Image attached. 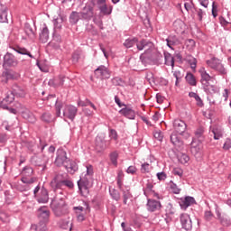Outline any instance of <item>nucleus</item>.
Returning a JSON list of instances; mask_svg holds the SVG:
<instances>
[{
  "mask_svg": "<svg viewBox=\"0 0 231 231\" xmlns=\"http://www.w3.org/2000/svg\"><path fill=\"white\" fill-rule=\"evenodd\" d=\"M93 166H87V174L82 175L80 180L78 181V187L81 195L85 198L89 194V189L93 187L92 178H93Z\"/></svg>",
  "mask_w": 231,
  "mask_h": 231,
  "instance_id": "nucleus-1",
  "label": "nucleus"
},
{
  "mask_svg": "<svg viewBox=\"0 0 231 231\" xmlns=\"http://www.w3.org/2000/svg\"><path fill=\"white\" fill-rule=\"evenodd\" d=\"M38 217L42 221L38 225H32L31 231H46V221L50 219V210L46 208H41L38 210Z\"/></svg>",
  "mask_w": 231,
  "mask_h": 231,
  "instance_id": "nucleus-2",
  "label": "nucleus"
},
{
  "mask_svg": "<svg viewBox=\"0 0 231 231\" xmlns=\"http://www.w3.org/2000/svg\"><path fill=\"white\" fill-rule=\"evenodd\" d=\"M63 185L68 187V189H73V187H75L73 181L66 180L62 174H57L51 181V187L53 189V190L61 189Z\"/></svg>",
  "mask_w": 231,
  "mask_h": 231,
  "instance_id": "nucleus-3",
  "label": "nucleus"
},
{
  "mask_svg": "<svg viewBox=\"0 0 231 231\" xmlns=\"http://www.w3.org/2000/svg\"><path fill=\"white\" fill-rule=\"evenodd\" d=\"M51 207L54 212L56 217H62L65 214H68V208H66V201L62 199H54Z\"/></svg>",
  "mask_w": 231,
  "mask_h": 231,
  "instance_id": "nucleus-4",
  "label": "nucleus"
},
{
  "mask_svg": "<svg viewBox=\"0 0 231 231\" xmlns=\"http://www.w3.org/2000/svg\"><path fill=\"white\" fill-rule=\"evenodd\" d=\"M206 63L209 68H211V69H214L215 71H218V73L225 75V66H223L221 60L217 58H211L210 60H208Z\"/></svg>",
  "mask_w": 231,
  "mask_h": 231,
  "instance_id": "nucleus-5",
  "label": "nucleus"
},
{
  "mask_svg": "<svg viewBox=\"0 0 231 231\" xmlns=\"http://www.w3.org/2000/svg\"><path fill=\"white\" fill-rule=\"evenodd\" d=\"M95 0L88 1L84 6L80 15L82 19H91L94 15Z\"/></svg>",
  "mask_w": 231,
  "mask_h": 231,
  "instance_id": "nucleus-6",
  "label": "nucleus"
},
{
  "mask_svg": "<svg viewBox=\"0 0 231 231\" xmlns=\"http://www.w3.org/2000/svg\"><path fill=\"white\" fill-rule=\"evenodd\" d=\"M68 155L66 153V151L63 149H59L56 152V159L54 162V164L56 167H64L66 163H68Z\"/></svg>",
  "mask_w": 231,
  "mask_h": 231,
  "instance_id": "nucleus-7",
  "label": "nucleus"
},
{
  "mask_svg": "<svg viewBox=\"0 0 231 231\" xmlns=\"http://www.w3.org/2000/svg\"><path fill=\"white\" fill-rule=\"evenodd\" d=\"M199 73L201 78L200 82L201 84H203V86H206V88H208V86H210V82H212L213 80H216V78L214 76H210V74L207 72V69H205V67H201L199 69Z\"/></svg>",
  "mask_w": 231,
  "mask_h": 231,
  "instance_id": "nucleus-8",
  "label": "nucleus"
},
{
  "mask_svg": "<svg viewBox=\"0 0 231 231\" xmlns=\"http://www.w3.org/2000/svg\"><path fill=\"white\" fill-rule=\"evenodd\" d=\"M33 174V169L31 167H25L22 171V181L23 183H26L27 185H30L33 183L34 180L32 178Z\"/></svg>",
  "mask_w": 231,
  "mask_h": 231,
  "instance_id": "nucleus-9",
  "label": "nucleus"
},
{
  "mask_svg": "<svg viewBox=\"0 0 231 231\" xmlns=\"http://www.w3.org/2000/svg\"><path fill=\"white\" fill-rule=\"evenodd\" d=\"M180 221L184 230H192V219L190 218V215L187 213L180 214Z\"/></svg>",
  "mask_w": 231,
  "mask_h": 231,
  "instance_id": "nucleus-10",
  "label": "nucleus"
},
{
  "mask_svg": "<svg viewBox=\"0 0 231 231\" xmlns=\"http://www.w3.org/2000/svg\"><path fill=\"white\" fill-rule=\"evenodd\" d=\"M77 112L78 109L75 106L71 105L65 106L63 109V116L64 118L73 121L75 120V116H77Z\"/></svg>",
  "mask_w": 231,
  "mask_h": 231,
  "instance_id": "nucleus-11",
  "label": "nucleus"
},
{
  "mask_svg": "<svg viewBox=\"0 0 231 231\" xmlns=\"http://www.w3.org/2000/svg\"><path fill=\"white\" fill-rule=\"evenodd\" d=\"M95 75L97 79H110L111 78V71L107 67L101 65L95 70Z\"/></svg>",
  "mask_w": 231,
  "mask_h": 231,
  "instance_id": "nucleus-12",
  "label": "nucleus"
},
{
  "mask_svg": "<svg viewBox=\"0 0 231 231\" xmlns=\"http://www.w3.org/2000/svg\"><path fill=\"white\" fill-rule=\"evenodd\" d=\"M152 189H154L152 182L147 181L143 189L144 195L147 198H158V193L154 192Z\"/></svg>",
  "mask_w": 231,
  "mask_h": 231,
  "instance_id": "nucleus-13",
  "label": "nucleus"
},
{
  "mask_svg": "<svg viewBox=\"0 0 231 231\" xmlns=\"http://www.w3.org/2000/svg\"><path fill=\"white\" fill-rule=\"evenodd\" d=\"M119 115L125 116V118H129V120H134L136 116V113L131 107H128L126 105L121 110H119Z\"/></svg>",
  "mask_w": 231,
  "mask_h": 231,
  "instance_id": "nucleus-14",
  "label": "nucleus"
},
{
  "mask_svg": "<svg viewBox=\"0 0 231 231\" xmlns=\"http://www.w3.org/2000/svg\"><path fill=\"white\" fill-rule=\"evenodd\" d=\"M173 128L177 134H180V133H183L184 131H187V124L185 122L176 119L173 122Z\"/></svg>",
  "mask_w": 231,
  "mask_h": 231,
  "instance_id": "nucleus-15",
  "label": "nucleus"
},
{
  "mask_svg": "<svg viewBox=\"0 0 231 231\" xmlns=\"http://www.w3.org/2000/svg\"><path fill=\"white\" fill-rule=\"evenodd\" d=\"M4 64L5 66L15 67V66H17V64H19V62L17 61V60L15 59V57L12 53H6L4 56Z\"/></svg>",
  "mask_w": 231,
  "mask_h": 231,
  "instance_id": "nucleus-16",
  "label": "nucleus"
},
{
  "mask_svg": "<svg viewBox=\"0 0 231 231\" xmlns=\"http://www.w3.org/2000/svg\"><path fill=\"white\" fill-rule=\"evenodd\" d=\"M66 171L69 172V174H75L79 171V165L75 161L68 160L67 163L64 165Z\"/></svg>",
  "mask_w": 231,
  "mask_h": 231,
  "instance_id": "nucleus-17",
  "label": "nucleus"
},
{
  "mask_svg": "<svg viewBox=\"0 0 231 231\" xmlns=\"http://www.w3.org/2000/svg\"><path fill=\"white\" fill-rule=\"evenodd\" d=\"M147 207L150 212H156V210H160V208H162V203L158 200L148 199Z\"/></svg>",
  "mask_w": 231,
  "mask_h": 231,
  "instance_id": "nucleus-18",
  "label": "nucleus"
},
{
  "mask_svg": "<svg viewBox=\"0 0 231 231\" xmlns=\"http://www.w3.org/2000/svg\"><path fill=\"white\" fill-rule=\"evenodd\" d=\"M121 192L123 193V203L125 205H127V199H131V198H133V195H131V189H129V187L127 186H121V188H119Z\"/></svg>",
  "mask_w": 231,
  "mask_h": 231,
  "instance_id": "nucleus-19",
  "label": "nucleus"
},
{
  "mask_svg": "<svg viewBox=\"0 0 231 231\" xmlns=\"http://www.w3.org/2000/svg\"><path fill=\"white\" fill-rule=\"evenodd\" d=\"M41 33H40V40L42 42H48V39L50 37V32L48 31V26L46 23H42L41 26Z\"/></svg>",
  "mask_w": 231,
  "mask_h": 231,
  "instance_id": "nucleus-20",
  "label": "nucleus"
},
{
  "mask_svg": "<svg viewBox=\"0 0 231 231\" xmlns=\"http://www.w3.org/2000/svg\"><path fill=\"white\" fill-rule=\"evenodd\" d=\"M194 203H196V199H194V198L186 197L185 199H180V205L181 208H184V210H186L187 208H189V207H190V205H194Z\"/></svg>",
  "mask_w": 231,
  "mask_h": 231,
  "instance_id": "nucleus-21",
  "label": "nucleus"
},
{
  "mask_svg": "<svg viewBox=\"0 0 231 231\" xmlns=\"http://www.w3.org/2000/svg\"><path fill=\"white\" fill-rule=\"evenodd\" d=\"M0 23H8V8L0 5Z\"/></svg>",
  "mask_w": 231,
  "mask_h": 231,
  "instance_id": "nucleus-22",
  "label": "nucleus"
},
{
  "mask_svg": "<svg viewBox=\"0 0 231 231\" xmlns=\"http://www.w3.org/2000/svg\"><path fill=\"white\" fill-rule=\"evenodd\" d=\"M190 151L192 154L196 156V154H198L201 151V142L193 139V141L191 142Z\"/></svg>",
  "mask_w": 231,
  "mask_h": 231,
  "instance_id": "nucleus-23",
  "label": "nucleus"
},
{
  "mask_svg": "<svg viewBox=\"0 0 231 231\" xmlns=\"http://www.w3.org/2000/svg\"><path fill=\"white\" fill-rule=\"evenodd\" d=\"M135 44L139 51H142V50H145L146 48H152V42H147L145 40H142L140 42L137 40Z\"/></svg>",
  "mask_w": 231,
  "mask_h": 231,
  "instance_id": "nucleus-24",
  "label": "nucleus"
},
{
  "mask_svg": "<svg viewBox=\"0 0 231 231\" xmlns=\"http://www.w3.org/2000/svg\"><path fill=\"white\" fill-rule=\"evenodd\" d=\"M185 80L187 84H189V86H193V87L198 86V79H196V76H194V74L190 72L187 73L185 77Z\"/></svg>",
  "mask_w": 231,
  "mask_h": 231,
  "instance_id": "nucleus-25",
  "label": "nucleus"
},
{
  "mask_svg": "<svg viewBox=\"0 0 231 231\" xmlns=\"http://www.w3.org/2000/svg\"><path fill=\"white\" fill-rule=\"evenodd\" d=\"M14 102V96H6L5 98L0 101V107L2 109H8V106Z\"/></svg>",
  "mask_w": 231,
  "mask_h": 231,
  "instance_id": "nucleus-26",
  "label": "nucleus"
},
{
  "mask_svg": "<svg viewBox=\"0 0 231 231\" xmlns=\"http://www.w3.org/2000/svg\"><path fill=\"white\" fill-rule=\"evenodd\" d=\"M96 149L97 152H102L106 150V142L102 140V137L96 138Z\"/></svg>",
  "mask_w": 231,
  "mask_h": 231,
  "instance_id": "nucleus-27",
  "label": "nucleus"
},
{
  "mask_svg": "<svg viewBox=\"0 0 231 231\" xmlns=\"http://www.w3.org/2000/svg\"><path fill=\"white\" fill-rule=\"evenodd\" d=\"M217 219L223 226H230V219L226 216L222 215L219 211L217 212Z\"/></svg>",
  "mask_w": 231,
  "mask_h": 231,
  "instance_id": "nucleus-28",
  "label": "nucleus"
},
{
  "mask_svg": "<svg viewBox=\"0 0 231 231\" xmlns=\"http://www.w3.org/2000/svg\"><path fill=\"white\" fill-rule=\"evenodd\" d=\"M189 98H194L198 107H203V106H204L203 99H201L199 95H198L196 92H189Z\"/></svg>",
  "mask_w": 231,
  "mask_h": 231,
  "instance_id": "nucleus-29",
  "label": "nucleus"
},
{
  "mask_svg": "<svg viewBox=\"0 0 231 231\" xmlns=\"http://www.w3.org/2000/svg\"><path fill=\"white\" fill-rule=\"evenodd\" d=\"M211 133H213L215 140H219V138H223V128H221V126H214L211 130Z\"/></svg>",
  "mask_w": 231,
  "mask_h": 231,
  "instance_id": "nucleus-30",
  "label": "nucleus"
},
{
  "mask_svg": "<svg viewBox=\"0 0 231 231\" xmlns=\"http://www.w3.org/2000/svg\"><path fill=\"white\" fill-rule=\"evenodd\" d=\"M50 197L48 196V189L42 188L41 190V195L38 198L39 203H48Z\"/></svg>",
  "mask_w": 231,
  "mask_h": 231,
  "instance_id": "nucleus-31",
  "label": "nucleus"
},
{
  "mask_svg": "<svg viewBox=\"0 0 231 231\" xmlns=\"http://www.w3.org/2000/svg\"><path fill=\"white\" fill-rule=\"evenodd\" d=\"M80 17H82L80 13L73 11L69 15V23L71 24H77L78 21H80Z\"/></svg>",
  "mask_w": 231,
  "mask_h": 231,
  "instance_id": "nucleus-32",
  "label": "nucleus"
},
{
  "mask_svg": "<svg viewBox=\"0 0 231 231\" xmlns=\"http://www.w3.org/2000/svg\"><path fill=\"white\" fill-rule=\"evenodd\" d=\"M171 142L177 147H181V145H183V141L178 137V134H172L171 135Z\"/></svg>",
  "mask_w": 231,
  "mask_h": 231,
  "instance_id": "nucleus-33",
  "label": "nucleus"
},
{
  "mask_svg": "<svg viewBox=\"0 0 231 231\" xmlns=\"http://www.w3.org/2000/svg\"><path fill=\"white\" fill-rule=\"evenodd\" d=\"M166 42L169 48H172V46L180 44V40H178L176 36H169L168 39H166Z\"/></svg>",
  "mask_w": 231,
  "mask_h": 231,
  "instance_id": "nucleus-34",
  "label": "nucleus"
},
{
  "mask_svg": "<svg viewBox=\"0 0 231 231\" xmlns=\"http://www.w3.org/2000/svg\"><path fill=\"white\" fill-rule=\"evenodd\" d=\"M164 59L166 66H171V68H174V57H172L171 53H165Z\"/></svg>",
  "mask_w": 231,
  "mask_h": 231,
  "instance_id": "nucleus-35",
  "label": "nucleus"
},
{
  "mask_svg": "<svg viewBox=\"0 0 231 231\" xmlns=\"http://www.w3.org/2000/svg\"><path fill=\"white\" fill-rule=\"evenodd\" d=\"M74 210H76L78 221H84L85 217L84 214H82V212H84V208H82L81 206L76 207L74 208Z\"/></svg>",
  "mask_w": 231,
  "mask_h": 231,
  "instance_id": "nucleus-36",
  "label": "nucleus"
},
{
  "mask_svg": "<svg viewBox=\"0 0 231 231\" xmlns=\"http://www.w3.org/2000/svg\"><path fill=\"white\" fill-rule=\"evenodd\" d=\"M78 106H79L80 107H86V106H89L93 107L95 111H97V106H95V104H93L88 99H86L85 101L79 100L78 102Z\"/></svg>",
  "mask_w": 231,
  "mask_h": 231,
  "instance_id": "nucleus-37",
  "label": "nucleus"
},
{
  "mask_svg": "<svg viewBox=\"0 0 231 231\" xmlns=\"http://www.w3.org/2000/svg\"><path fill=\"white\" fill-rule=\"evenodd\" d=\"M49 84H54L55 88H60V86H64V77H60L54 80H50Z\"/></svg>",
  "mask_w": 231,
  "mask_h": 231,
  "instance_id": "nucleus-38",
  "label": "nucleus"
},
{
  "mask_svg": "<svg viewBox=\"0 0 231 231\" xmlns=\"http://www.w3.org/2000/svg\"><path fill=\"white\" fill-rule=\"evenodd\" d=\"M72 226H73V223L71 222V220H66L60 223V227L63 228V230L70 231Z\"/></svg>",
  "mask_w": 231,
  "mask_h": 231,
  "instance_id": "nucleus-39",
  "label": "nucleus"
},
{
  "mask_svg": "<svg viewBox=\"0 0 231 231\" xmlns=\"http://www.w3.org/2000/svg\"><path fill=\"white\" fill-rule=\"evenodd\" d=\"M22 115H23V118H24L25 120H28V122H31V123L35 122V117L28 110L23 112Z\"/></svg>",
  "mask_w": 231,
  "mask_h": 231,
  "instance_id": "nucleus-40",
  "label": "nucleus"
},
{
  "mask_svg": "<svg viewBox=\"0 0 231 231\" xmlns=\"http://www.w3.org/2000/svg\"><path fill=\"white\" fill-rule=\"evenodd\" d=\"M137 42H138V39L136 38L128 39V40H125V42H124V46H125V48H133L134 44H136Z\"/></svg>",
  "mask_w": 231,
  "mask_h": 231,
  "instance_id": "nucleus-41",
  "label": "nucleus"
},
{
  "mask_svg": "<svg viewBox=\"0 0 231 231\" xmlns=\"http://www.w3.org/2000/svg\"><path fill=\"white\" fill-rule=\"evenodd\" d=\"M173 26L175 28V31H177L178 32H182L183 31V26L184 23L181 20H176L173 23Z\"/></svg>",
  "mask_w": 231,
  "mask_h": 231,
  "instance_id": "nucleus-42",
  "label": "nucleus"
},
{
  "mask_svg": "<svg viewBox=\"0 0 231 231\" xmlns=\"http://www.w3.org/2000/svg\"><path fill=\"white\" fill-rule=\"evenodd\" d=\"M169 186L170 189L171 190V192H173V194H180V192L181 191V189L178 188V185H176V183H174V181L172 180L170 181Z\"/></svg>",
  "mask_w": 231,
  "mask_h": 231,
  "instance_id": "nucleus-43",
  "label": "nucleus"
},
{
  "mask_svg": "<svg viewBox=\"0 0 231 231\" xmlns=\"http://www.w3.org/2000/svg\"><path fill=\"white\" fill-rule=\"evenodd\" d=\"M98 8L100 12L103 14V15H109L111 14V9L107 7L106 4L99 5Z\"/></svg>",
  "mask_w": 231,
  "mask_h": 231,
  "instance_id": "nucleus-44",
  "label": "nucleus"
},
{
  "mask_svg": "<svg viewBox=\"0 0 231 231\" xmlns=\"http://www.w3.org/2000/svg\"><path fill=\"white\" fill-rule=\"evenodd\" d=\"M0 221L3 223H10V216L5 211H0Z\"/></svg>",
  "mask_w": 231,
  "mask_h": 231,
  "instance_id": "nucleus-45",
  "label": "nucleus"
},
{
  "mask_svg": "<svg viewBox=\"0 0 231 231\" xmlns=\"http://www.w3.org/2000/svg\"><path fill=\"white\" fill-rule=\"evenodd\" d=\"M42 120L43 122L50 123L53 121V116H51V114H50V112H45L42 116Z\"/></svg>",
  "mask_w": 231,
  "mask_h": 231,
  "instance_id": "nucleus-46",
  "label": "nucleus"
},
{
  "mask_svg": "<svg viewBox=\"0 0 231 231\" xmlns=\"http://www.w3.org/2000/svg\"><path fill=\"white\" fill-rule=\"evenodd\" d=\"M122 181H124V171H119L117 173V186L118 189H122Z\"/></svg>",
  "mask_w": 231,
  "mask_h": 231,
  "instance_id": "nucleus-47",
  "label": "nucleus"
},
{
  "mask_svg": "<svg viewBox=\"0 0 231 231\" xmlns=\"http://www.w3.org/2000/svg\"><path fill=\"white\" fill-rule=\"evenodd\" d=\"M110 160L113 165L116 167V165H118V153L116 152L110 153Z\"/></svg>",
  "mask_w": 231,
  "mask_h": 231,
  "instance_id": "nucleus-48",
  "label": "nucleus"
},
{
  "mask_svg": "<svg viewBox=\"0 0 231 231\" xmlns=\"http://www.w3.org/2000/svg\"><path fill=\"white\" fill-rule=\"evenodd\" d=\"M15 51H17V53H20L21 55H28L29 57H31V59L32 57V54L26 49H24V48L17 47L15 49Z\"/></svg>",
  "mask_w": 231,
  "mask_h": 231,
  "instance_id": "nucleus-49",
  "label": "nucleus"
},
{
  "mask_svg": "<svg viewBox=\"0 0 231 231\" xmlns=\"http://www.w3.org/2000/svg\"><path fill=\"white\" fill-rule=\"evenodd\" d=\"M204 133H205V128H203V126L199 127V128L195 131V136H196V138H202Z\"/></svg>",
  "mask_w": 231,
  "mask_h": 231,
  "instance_id": "nucleus-50",
  "label": "nucleus"
},
{
  "mask_svg": "<svg viewBox=\"0 0 231 231\" xmlns=\"http://www.w3.org/2000/svg\"><path fill=\"white\" fill-rule=\"evenodd\" d=\"M55 109H56V116H60V109H62V102L56 101Z\"/></svg>",
  "mask_w": 231,
  "mask_h": 231,
  "instance_id": "nucleus-51",
  "label": "nucleus"
},
{
  "mask_svg": "<svg viewBox=\"0 0 231 231\" xmlns=\"http://www.w3.org/2000/svg\"><path fill=\"white\" fill-rule=\"evenodd\" d=\"M180 163H182L183 165H185V163H189V161L190 160V158L189 157V155L187 154H182L180 157Z\"/></svg>",
  "mask_w": 231,
  "mask_h": 231,
  "instance_id": "nucleus-52",
  "label": "nucleus"
},
{
  "mask_svg": "<svg viewBox=\"0 0 231 231\" xmlns=\"http://www.w3.org/2000/svg\"><path fill=\"white\" fill-rule=\"evenodd\" d=\"M172 174H174V176H180L181 178V176H183V170H181L180 168H174L172 170Z\"/></svg>",
  "mask_w": 231,
  "mask_h": 231,
  "instance_id": "nucleus-53",
  "label": "nucleus"
},
{
  "mask_svg": "<svg viewBox=\"0 0 231 231\" xmlns=\"http://www.w3.org/2000/svg\"><path fill=\"white\" fill-rule=\"evenodd\" d=\"M154 138H156V140H159V142H162L163 140V134L160 131H156L153 134Z\"/></svg>",
  "mask_w": 231,
  "mask_h": 231,
  "instance_id": "nucleus-54",
  "label": "nucleus"
},
{
  "mask_svg": "<svg viewBox=\"0 0 231 231\" xmlns=\"http://www.w3.org/2000/svg\"><path fill=\"white\" fill-rule=\"evenodd\" d=\"M204 217H205L206 221H212L214 215L212 214V211H206Z\"/></svg>",
  "mask_w": 231,
  "mask_h": 231,
  "instance_id": "nucleus-55",
  "label": "nucleus"
},
{
  "mask_svg": "<svg viewBox=\"0 0 231 231\" xmlns=\"http://www.w3.org/2000/svg\"><path fill=\"white\" fill-rule=\"evenodd\" d=\"M111 196H112V198L114 199H116V201H119V199H120V193L117 191V190H113L112 192H111Z\"/></svg>",
  "mask_w": 231,
  "mask_h": 231,
  "instance_id": "nucleus-56",
  "label": "nucleus"
},
{
  "mask_svg": "<svg viewBox=\"0 0 231 231\" xmlns=\"http://www.w3.org/2000/svg\"><path fill=\"white\" fill-rule=\"evenodd\" d=\"M212 15L213 17H217V5H216V2H213L212 4Z\"/></svg>",
  "mask_w": 231,
  "mask_h": 231,
  "instance_id": "nucleus-57",
  "label": "nucleus"
},
{
  "mask_svg": "<svg viewBox=\"0 0 231 231\" xmlns=\"http://www.w3.org/2000/svg\"><path fill=\"white\" fill-rule=\"evenodd\" d=\"M231 147V140L230 139H226L225 141V143L223 145V149H225V151H228V149H230Z\"/></svg>",
  "mask_w": 231,
  "mask_h": 231,
  "instance_id": "nucleus-58",
  "label": "nucleus"
},
{
  "mask_svg": "<svg viewBox=\"0 0 231 231\" xmlns=\"http://www.w3.org/2000/svg\"><path fill=\"white\" fill-rule=\"evenodd\" d=\"M205 15V12L201 9L197 10V16L199 21H203V16Z\"/></svg>",
  "mask_w": 231,
  "mask_h": 231,
  "instance_id": "nucleus-59",
  "label": "nucleus"
},
{
  "mask_svg": "<svg viewBox=\"0 0 231 231\" xmlns=\"http://www.w3.org/2000/svg\"><path fill=\"white\" fill-rule=\"evenodd\" d=\"M141 172H143V174H144L145 172H149V163H143V164H142Z\"/></svg>",
  "mask_w": 231,
  "mask_h": 231,
  "instance_id": "nucleus-60",
  "label": "nucleus"
},
{
  "mask_svg": "<svg viewBox=\"0 0 231 231\" xmlns=\"http://www.w3.org/2000/svg\"><path fill=\"white\" fill-rule=\"evenodd\" d=\"M25 33L28 35V37H31V39H33V37H35V33L33 32V30H32L31 28H27L25 30Z\"/></svg>",
  "mask_w": 231,
  "mask_h": 231,
  "instance_id": "nucleus-61",
  "label": "nucleus"
},
{
  "mask_svg": "<svg viewBox=\"0 0 231 231\" xmlns=\"http://www.w3.org/2000/svg\"><path fill=\"white\" fill-rule=\"evenodd\" d=\"M110 138L112 140H118V134L115 130L110 131Z\"/></svg>",
  "mask_w": 231,
  "mask_h": 231,
  "instance_id": "nucleus-62",
  "label": "nucleus"
},
{
  "mask_svg": "<svg viewBox=\"0 0 231 231\" xmlns=\"http://www.w3.org/2000/svg\"><path fill=\"white\" fill-rule=\"evenodd\" d=\"M157 178L160 180V181L167 179V174L165 172H159L157 173Z\"/></svg>",
  "mask_w": 231,
  "mask_h": 231,
  "instance_id": "nucleus-63",
  "label": "nucleus"
},
{
  "mask_svg": "<svg viewBox=\"0 0 231 231\" xmlns=\"http://www.w3.org/2000/svg\"><path fill=\"white\" fill-rule=\"evenodd\" d=\"M127 174H136V167L134 166H130L127 171Z\"/></svg>",
  "mask_w": 231,
  "mask_h": 231,
  "instance_id": "nucleus-64",
  "label": "nucleus"
}]
</instances>
